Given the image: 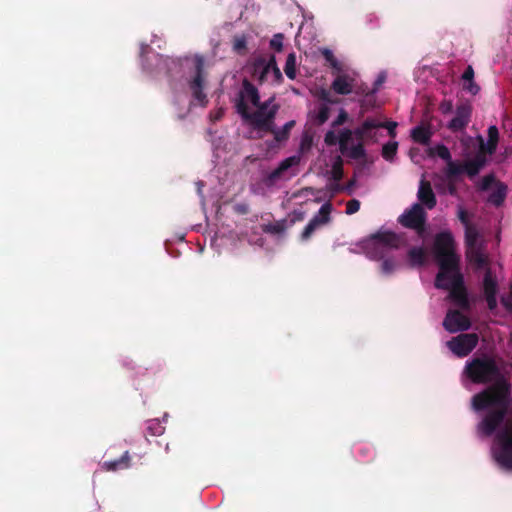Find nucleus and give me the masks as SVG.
<instances>
[{"mask_svg": "<svg viewBox=\"0 0 512 512\" xmlns=\"http://www.w3.org/2000/svg\"><path fill=\"white\" fill-rule=\"evenodd\" d=\"M464 376L474 383L493 382L490 388L473 396L472 408L487 412L479 430L486 435L495 434L493 458L501 468L512 470V420L506 418L510 393L508 383L488 358L468 362Z\"/></svg>", "mask_w": 512, "mask_h": 512, "instance_id": "nucleus-1", "label": "nucleus"}, {"mask_svg": "<svg viewBox=\"0 0 512 512\" xmlns=\"http://www.w3.org/2000/svg\"><path fill=\"white\" fill-rule=\"evenodd\" d=\"M434 253L439 265L436 287L448 290L455 304L464 307L467 299L458 266L459 257L455 253L453 237L449 232L437 236Z\"/></svg>", "mask_w": 512, "mask_h": 512, "instance_id": "nucleus-2", "label": "nucleus"}, {"mask_svg": "<svg viewBox=\"0 0 512 512\" xmlns=\"http://www.w3.org/2000/svg\"><path fill=\"white\" fill-rule=\"evenodd\" d=\"M497 141L498 130L495 126H491L488 129V140L486 143H484L483 138L480 136L463 139V145L468 150L477 151L475 159L467 160L464 165L452 161L448 148L443 145H437L435 147L429 148V155L438 156L441 159L447 161V175L449 178L458 176L463 172L467 173L468 176L473 177L480 171L486 162L484 154H492L495 151Z\"/></svg>", "mask_w": 512, "mask_h": 512, "instance_id": "nucleus-3", "label": "nucleus"}, {"mask_svg": "<svg viewBox=\"0 0 512 512\" xmlns=\"http://www.w3.org/2000/svg\"><path fill=\"white\" fill-rule=\"evenodd\" d=\"M238 112L245 121L259 131L272 130L271 120L276 112L272 100L261 104L256 89L248 82L243 84L237 101Z\"/></svg>", "mask_w": 512, "mask_h": 512, "instance_id": "nucleus-4", "label": "nucleus"}, {"mask_svg": "<svg viewBox=\"0 0 512 512\" xmlns=\"http://www.w3.org/2000/svg\"><path fill=\"white\" fill-rule=\"evenodd\" d=\"M400 238L392 232L381 231L363 241V249L368 257L381 260V270L388 274L396 267V262L386 258L388 252L400 246Z\"/></svg>", "mask_w": 512, "mask_h": 512, "instance_id": "nucleus-5", "label": "nucleus"}, {"mask_svg": "<svg viewBox=\"0 0 512 512\" xmlns=\"http://www.w3.org/2000/svg\"><path fill=\"white\" fill-rule=\"evenodd\" d=\"M325 143L327 145L338 143L341 153L352 159H360L365 155L362 143L353 142V133L350 130L342 131L339 136H336L333 131H329L325 136Z\"/></svg>", "mask_w": 512, "mask_h": 512, "instance_id": "nucleus-6", "label": "nucleus"}, {"mask_svg": "<svg viewBox=\"0 0 512 512\" xmlns=\"http://www.w3.org/2000/svg\"><path fill=\"white\" fill-rule=\"evenodd\" d=\"M253 76L260 82L277 84L282 79L280 69L273 56L260 58L253 65Z\"/></svg>", "mask_w": 512, "mask_h": 512, "instance_id": "nucleus-7", "label": "nucleus"}, {"mask_svg": "<svg viewBox=\"0 0 512 512\" xmlns=\"http://www.w3.org/2000/svg\"><path fill=\"white\" fill-rule=\"evenodd\" d=\"M334 80L332 89L335 93L341 95L351 94L358 85V74L355 70L346 66L333 72Z\"/></svg>", "mask_w": 512, "mask_h": 512, "instance_id": "nucleus-8", "label": "nucleus"}, {"mask_svg": "<svg viewBox=\"0 0 512 512\" xmlns=\"http://www.w3.org/2000/svg\"><path fill=\"white\" fill-rule=\"evenodd\" d=\"M459 218L466 225L465 237L467 244V258L470 263L475 264L477 267H481L485 263L486 257L476 247L477 231L473 227L468 226L465 219V213L463 211H459Z\"/></svg>", "mask_w": 512, "mask_h": 512, "instance_id": "nucleus-9", "label": "nucleus"}, {"mask_svg": "<svg viewBox=\"0 0 512 512\" xmlns=\"http://www.w3.org/2000/svg\"><path fill=\"white\" fill-rule=\"evenodd\" d=\"M202 66L203 61L200 57L195 56L191 59H188L184 63V68L188 70L189 76L188 81L189 85L195 95V97L202 101L201 88H202Z\"/></svg>", "mask_w": 512, "mask_h": 512, "instance_id": "nucleus-10", "label": "nucleus"}, {"mask_svg": "<svg viewBox=\"0 0 512 512\" xmlns=\"http://www.w3.org/2000/svg\"><path fill=\"white\" fill-rule=\"evenodd\" d=\"M478 342L475 334H463L447 342L448 348L457 356L463 357L470 353Z\"/></svg>", "mask_w": 512, "mask_h": 512, "instance_id": "nucleus-11", "label": "nucleus"}, {"mask_svg": "<svg viewBox=\"0 0 512 512\" xmlns=\"http://www.w3.org/2000/svg\"><path fill=\"white\" fill-rule=\"evenodd\" d=\"M383 122L368 119L355 131V135L362 140L377 142L379 139L378 129L382 128Z\"/></svg>", "mask_w": 512, "mask_h": 512, "instance_id": "nucleus-12", "label": "nucleus"}, {"mask_svg": "<svg viewBox=\"0 0 512 512\" xmlns=\"http://www.w3.org/2000/svg\"><path fill=\"white\" fill-rule=\"evenodd\" d=\"M443 325L447 331L454 333L468 329L470 322L462 313L458 311H449Z\"/></svg>", "mask_w": 512, "mask_h": 512, "instance_id": "nucleus-13", "label": "nucleus"}, {"mask_svg": "<svg viewBox=\"0 0 512 512\" xmlns=\"http://www.w3.org/2000/svg\"><path fill=\"white\" fill-rule=\"evenodd\" d=\"M331 210V205L329 203H324L321 206L318 215L315 216L304 229L302 239H308L318 226L327 223L329 221Z\"/></svg>", "mask_w": 512, "mask_h": 512, "instance_id": "nucleus-14", "label": "nucleus"}, {"mask_svg": "<svg viewBox=\"0 0 512 512\" xmlns=\"http://www.w3.org/2000/svg\"><path fill=\"white\" fill-rule=\"evenodd\" d=\"M401 223L409 228L419 229L424 222V212L419 205H414L400 217Z\"/></svg>", "mask_w": 512, "mask_h": 512, "instance_id": "nucleus-15", "label": "nucleus"}, {"mask_svg": "<svg viewBox=\"0 0 512 512\" xmlns=\"http://www.w3.org/2000/svg\"><path fill=\"white\" fill-rule=\"evenodd\" d=\"M471 109L469 106L458 108L455 117L451 120L449 127L454 130L463 128L469 121Z\"/></svg>", "mask_w": 512, "mask_h": 512, "instance_id": "nucleus-16", "label": "nucleus"}, {"mask_svg": "<svg viewBox=\"0 0 512 512\" xmlns=\"http://www.w3.org/2000/svg\"><path fill=\"white\" fill-rule=\"evenodd\" d=\"M484 290H485V295H486V299H487L489 308L494 309L497 304L496 298H495L496 283L492 279L490 274H487L484 279Z\"/></svg>", "mask_w": 512, "mask_h": 512, "instance_id": "nucleus-17", "label": "nucleus"}, {"mask_svg": "<svg viewBox=\"0 0 512 512\" xmlns=\"http://www.w3.org/2000/svg\"><path fill=\"white\" fill-rule=\"evenodd\" d=\"M418 197L422 203L427 205L428 208H432L435 204V199L430 184L424 180H422L420 183Z\"/></svg>", "mask_w": 512, "mask_h": 512, "instance_id": "nucleus-18", "label": "nucleus"}, {"mask_svg": "<svg viewBox=\"0 0 512 512\" xmlns=\"http://www.w3.org/2000/svg\"><path fill=\"white\" fill-rule=\"evenodd\" d=\"M325 175H329L334 180H338L342 176V160L339 155H336L331 160V167L323 171Z\"/></svg>", "mask_w": 512, "mask_h": 512, "instance_id": "nucleus-19", "label": "nucleus"}, {"mask_svg": "<svg viewBox=\"0 0 512 512\" xmlns=\"http://www.w3.org/2000/svg\"><path fill=\"white\" fill-rule=\"evenodd\" d=\"M336 191H337L336 188L331 191H326V192L316 191L312 188H306L302 191V194L304 197H306L309 200L313 199L315 202H320L322 200H325L328 197H331Z\"/></svg>", "mask_w": 512, "mask_h": 512, "instance_id": "nucleus-20", "label": "nucleus"}, {"mask_svg": "<svg viewBox=\"0 0 512 512\" xmlns=\"http://www.w3.org/2000/svg\"><path fill=\"white\" fill-rule=\"evenodd\" d=\"M167 420V414L164 415L163 420L152 419L147 423V430L151 436H160L165 432L164 422Z\"/></svg>", "mask_w": 512, "mask_h": 512, "instance_id": "nucleus-21", "label": "nucleus"}, {"mask_svg": "<svg viewBox=\"0 0 512 512\" xmlns=\"http://www.w3.org/2000/svg\"><path fill=\"white\" fill-rule=\"evenodd\" d=\"M411 137L415 142L425 144L429 141L431 132L427 127L420 125L412 129Z\"/></svg>", "mask_w": 512, "mask_h": 512, "instance_id": "nucleus-22", "label": "nucleus"}, {"mask_svg": "<svg viewBox=\"0 0 512 512\" xmlns=\"http://www.w3.org/2000/svg\"><path fill=\"white\" fill-rule=\"evenodd\" d=\"M321 54L324 56L325 60L330 64L333 68L334 72L340 70L344 66H346L343 62L339 61L333 54V52L327 48H323L320 50Z\"/></svg>", "mask_w": 512, "mask_h": 512, "instance_id": "nucleus-23", "label": "nucleus"}, {"mask_svg": "<svg viewBox=\"0 0 512 512\" xmlns=\"http://www.w3.org/2000/svg\"><path fill=\"white\" fill-rule=\"evenodd\" d=\"M398 149V143L396 141H390L383 145L382 156L387 161H393Z\"/></svg>", "mask_w": 512, "mask_h": 512, "instance_id": "nucleus-24", "label": "nucleus"}, {"mask_svg": "<svg viewBox=\"0 0 512 512\" xmlns=\"http://www.w3.org/2000/svg\"><path fill=\"white\" fill-rule=\"evenodd\" d=\"M311 121L322 124L328 119V108L325 104H321L318 107V111H313L310 114Z\"/></svg>", "mask_w": 512, "mask_h": 512, "instance_id": "nucleus-25", "label": "nucleus"}, {"mask_svg": "<svg viewBox=\"0 0 512 512\" xmlns=\"http://www.w3.org/2000/svg\"><path fill=\"white\" fill-rule=\"evenodd\" d=\"M425 257L426 254L422 248H413L409 251V261L413 266L423 264Z\"/></svg>", "mask_w": 512, "mask_h": 512, "instance_id": "nucleus-26", "label": "nucleus"}, {"mask_svg": "<svg viewBox=\"0 0 512 512\" xmlns=\"http://www.w3.org/2000/svg\"><path fill=\"white\" fill-rule=\"evenodd\" d=\"M284 71L289 79H294L296 77V56L294 53H290L288 55Z\"/></svg>", "mask_w": 512, "mask_h": 512, "instance_id": "nucleus-27", "label": "nucleus"}, {"mask_svg": "<svg viewBox=\"0 0 512 512\" xmlns=\"http://www.w3.org/2000/svg\"><path fill=\"white\" fill-rule=\"evenodd\" d=\"M300 161L299 156H292L281 162L278 169L275 172V176H281L288 168L298 165Z\"/></svg>", "mask_w": 512, "mask_h": 512, "instance_id": "nucleus-28", "label": "nucleus"}, {"mask_svg": "<svg viewBox=\"0 0 512 512\" xmlns=\"http://www.w3.org/2000/svg\"><path fill=\"white\" fill-rule=\"evenodd\" d=\"M128 460H129V457H128V453L126 452L122 457L121 459L119 460H116V461H110V462H105L104 463V467L107 469V470H118V469H123V468H126L128 466Z\"/></svg>", "mask_w": 512, "mask_h": 512, "instance_id": "nucleus-29", "label": "nucleus"}, {"mask_svg": "<svg viewBox=\"0 0 512 512\" xmlns=\"http://www.w3.org/2000/svg\"><path fill=\"white\" fill-rule=\"evenodd\" d=\"M293 126V122H288L285 124V126L283 127V129H280V130H272L275 138L277 141H281L283 139L286 138L287 136V133L289 131V129Z\"/></svg>", "mask_w": 512, "mask_h": 512, "instance_id": "nucleus-30", "label": "nucleus"}, {"mask_svg": "<svg viewBox=\"0 0 512 512\" xmlns=\"http://www.w3.org/2000/svg\"><path fill=\"white\" fill-rule=\"evenodd\" d=\"M270 45L272 48L276 49L277 51H281L283 47V36L281 34L275 35L271 41Z\"/></svg>", "mask_w": 512, "mask_h": 512, "instance_id": "nucleus-31", "label": "nucleus"}, {"mask_svg": "<svg viewBox=\"0 0 512 512\" xmlns=\"http://www.w3.org/2000/svg\"><path fill=\"white\" fill-rule=\"evenodd\" d=\"M360 208V203L358 200H351L347 203V209H346V213L348 215H351V214H354L356 213Z\"/></svg>", "mask_w": 512, "mask_h": 512, "instance_id": "nucleus-32", "label": "nucleus"}, {"mask_svg": "<svg viewBox=\"0 0 512 512\" xmlns=\"http://www.w3.org/2000/svg\"><path fill=\"white\" fill-rule=\"evenodd\" d=\"M382 127H385L388 130V133H389V135L391 137H395V135H396V127H397V123L396 122L388 121L386 123H383Z\"/></svg>", "mask_w": 512, "mask_h": 512, "instance_id": "nucleus-33", "label": "nucleus"}, {"mask_svg": "<svg viewBox=\"0 0 512 512\" xmlns=\"http://www.w3.org/2000/svg\"><path fill=\"white\" fill-rule=\"evenodd\" d=\"M234 47H235L236 50H239V51L243 50L246 47V39H245V37L241 36L238 39H236Z\"/></svg>", "mask_w": 512, "mask_h": 512, "instance_id": "nucleus-34", "label": "nucleus"}, {"mask_svg": "<svg viewBox=\"0 0 512 512\" xmlns=\"http://www.w3.org/2000/svg\"><path fill=\"white\" fill-rule=\"evenodd\" d=\"M494 182H495V180H494L493 176H486L482 180L481 188L488 189V188H490L491 184Z\"/></svg>", "mask_w": 512, "mask_h": 512, "instance_id": "nucleus-35", "label": "nucleus"}, {"mask_svg": "<svg viewBox=\"0 0 512 512\" xmlns=\"http://www.w3.org/2000/svg\"><path fill=\"white\" fill-rule=\"evenodd\" d=\"M465 89L471 94H476L478 92V87L472 82V80L465 82Z\"/></svg>", "mask_w": 512, "mask_h": 512, "instance_id": "nucleus-36", "label": "nucleus"}, {"mask_svg": "<svg viewBox=\"0 0 512 512\" xmlns=\"http://www.w3.org/2000/svg\"><path fill=\"white\" fill-rule=\"evenodd\" d=\"M347 119V113L344 110H341L337 119L334 121V125H340L344 123Z\"/></svg>", "mask_w": 512, "mask_h": 512, "instance_id": "nucleus-37", "label": "nucleus"}, {"mask_svg": "<svg viewBox=\"0 0 512 512\" xmlns=\"http://www.w3.org/2000/svg\"><path fill=\"white\" fill-rule=\"evenodd\" d=\"M473 75H474V71L471 67H469L463 74V80L466 82V81H470L472 80L473 78Z\"/></svg>", "mask_w": 512, "mask_h": 512, "instance_id": "nucleus-38", "label": "nucleus"}, {"mask_svg": "<svg viewBox=\"0 0 512 512\" xmlns=\"http://www.w3.org/2000/svg\"><path fill=\"white\" fill-rule=\"evenodd\" d=\"M505 192H506V188H505V187H503L502 185H501V186H499V197H498L497 199L493 200V201H494L496 204H499V203L502 201V199H503V197H504V195H505Z\"/></svg>", "mask_w": 512, "mask_h": 512, "instance_id": "nucleus-39", "label": "nucleus"}, {"mask_svg": "<svg viewBox=\"0 0 512 512\" xmlns=\"http://www.w3.org/2000/svg\"><path fill=\"white\" fill-rule=\"evenodd\" d=\"M410 157H411L412 161H414L416 163L418 162V160L416 159V155H415V150L414 149H411Z\"/></svg>", "mask_w": 512, "mask_h": 512, "instance_id": "nucleus-40", "label": "nucleus"}, {"mask_svg": "<svg viewBox=\"0 0 512 512\" xmlns=\"http://www.w3.org/2000/svg\"><path fill=\"white\" fill-rule=\"evenodd\" d=\"M503 303H504V305L506 307H508L509 309H512V303L511 302H509L508 300L503 299Z\"/></svg>", "mask_w": 512, "mask_h": 512, "instance_id": "nucleus-41", "label": "nucleus"}, {"mask_svg": "<svg viewBox=\"0 0 512 512\" xmlns=\"http://www.w3.org/2000/svg\"><path fill=\"white\" fill-rule=\"evenodd\" d=\"M322 95H323V98H326L328 96V92L327 91H323Z\"/></svg>", "mask_w": 512, "mask_h": 512, "instance_id": "nucleus-42", "label": "nucleus"}, {"mask_svg": "<svg viewBox=\"0 0 512 512\" xmlns=\"http://www.w3.org/2000/svg\"><path fill=\"white\" fill-rule=\"evenodd\" d=\"M383 81H384V78H383V77H381V78H379V79H378V81H377V82H378V83H382Z\"/></svg>", "mask_w": 512, "mask_h": 512, "instance_id": "nucleus-43", "label": "nucleus"}, {"mask_svg": "<svg viewBox=\"0 0 512 512\" xmlns=\"http://www.w3.org/2000/svg\"><path fill=\"white\" fill-rule=\"evenodd\" d=\"M449 192L450 193H453L454 192V189L452 187H449Z\"/></svg>", "mask_w": 512, "mask_h": 512, "instance_id": "nucleus-44", "label": "nucleus"}]
</instances>
